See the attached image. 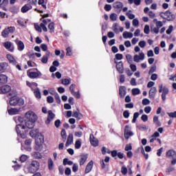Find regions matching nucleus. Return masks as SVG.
<instances>
[{"label":"nucleus","mask_w":176,"mask_h":176,"mask_svg":"<svg viewBox=\"0 0 176 176\" xmlns=\"http://www.w3.org/2000/svg\"><path fill=\"white\" fill-rule=\"evenodd\" d=\"M10 105L11 107H22L24 105V100L21 98H18L17 96H13L10 99Z\"/></svg>","instance_id":"nucleus-1"},{"label":"nucleus","mask_w":176,"mask_h":176,"mask_svg":"<svg viewBox=\"0 0 176 176\" xmlns=\"http://www.w3.org/2000/svg\"><path fill=\"white\" fill-rule=\"evenodd\" d=\"M40 164L38 161H32L28 167V173L30 174H34L38 170H39Z\"/></svg>","instance_id":"nucleus-2"},{"label":"nucleus","mask_w":176,"mask_h":176,"mask_svg":"<svg viewBox=\"0 0 176 176\" xmlns=\"http://www.w3.org/2000/svg\"><path fill=\"white\" fill-rule=\"evenodd\" d=\"M160 16L167 21H173L175 19V15L169 10L160 12Z\"/></svg>","instance_id":"nucleus-3"},{"label":"nucleus","mask_w":176,"mask_h":176,"mask_svg":"<svg viewBox=\"0 0 176 176\" xmlns=\"http://www.w3.org/2000/svg\"><path fill=\"white\" fill-rule=\"evenodd\" d=\"M159 93H162V99L163 101H166V96L167 94H168V88L166 86H163V84H161L159 85Z\"/></svg>","instance_id":"nucleus-4"},{"label":"nucleus","mask_w":176,"mask_h":176,"mask_svg":"<svg viewBox=\"0 0 176 176\" xmlns=\"http://www.w3.org/2000/svg\"><path fill=\"white\" fill-rule=\"evenodd\" d=\"M25 118L28 120H32V122H36L38 120V116L34 111H29L25 114Z\"/></svg>","instance_id":"nucleus-5"},{"label":"nucleus","mask_w":176,"mask_h":176,"mask_svg":"<svg viewBox=\"0 0 176 176\" xmlns=\"http://www.w3.org/2000/svg\"><path fill=\"white\" fill-rule=\"evenodd\" d=\"M28 75L31 79H36V78H41V76H42V73L37 70V72H28Z\"/></svg>","instance_id":"nucleus-6"},{"label":"nucleus","mask_w":176,"mask_h":176,"mask_svg":"<svg viewBox=\"0 0 176 176\" xmlns=\"http://www.w3.org/2000/svg\"><path fill=\"white\" fill-rule=\"evenodd\" d=\"M113 8H114L117 13H120V12H122V8H123V3L116 1L113 3Z\"/></svg>","instance_id":"nucleus-7"},{"label":"nucleus","mask_w":176,"mask_h":176,"mask_svg":"<svg viewBox=\"0 0 176 176\" xmlns=\"http://www.w3.org/2000/svg\"><path fill=\"white\" fill-rule=\"evenodd\" d=\"M54 118H56V114L52 110L48 111V116L45 120V124H50V122H52Z\"/></svg>","instance_id":"nucleus-8"},{"label":"nucleus","mask_w":176,"mask_h":176,"mask_svg":"<svg viewBox=\"0 0 176 176\" xmlns=\"http://www.w3.org/2000/svg\"><path fill=\"white\" fill-rule=\"evenodd\" d=\"M133 135H134V133L131 132L129 125H126L125 129H124V137L126 140H129V138H130V137H133Z\"/></svg>","instance_id":"nucleus-9"},{"label":"nucleus","mask_w":176,"mask_h":176,"mask_svg":"<svg viewBox=\"0 0 176 176\" xmlns=\"http://www.w3.org/2000/svg\"><path fill=\"white\" fill-rule=\"evenodd\" d=\"M23 109V107L19 108H11L8 109V112L9 115L13 116V115H17L19 112H21V110Z\"/></svg>","instance_id":"nucleus-10"},{"label":"nucleus","mask_w":176,"mask_h":176,"mask_svg":"<svg viewBox=\"0 0 176 176\" xmlns=\"http://www.w3.org/2000/svg\"><path fill=\"white\" fill-rule=\"evenodd\" d=\"M157 93V89L155 87L151 88L148 92V97L151 100H155V97L156 96V94Z\"/></svg>","instance_id":"nucleus-11"},{"label":"nucleus","mask_w":176,"mask_h":176,"mask_svg":"<svg viewBox=\"0 0 176 176\" xmlns=\"http://www.w3.org/2000/svg\"><path fill=\"white\" fill-rule=\"evenodd\" d=\"M115 63L116 64V69L117 71L119 72V74H123L124 72V67H123V62L120 61L119 63L115 61Z\"/></svg>","instance_id":"nucleus-12"},{"label":"nucleus","mask_w":176,"mask_h":176,"mask_svg":"<svg viewBox=\"0 0 176 176\" xmlns=\"http://www.w3.org/2000/svg\"><path fill=\"white\" fill-rule=\"evenodd\" d=\"M12 90V87L9 85H3L0 87V94H6Z\"/></svg>","instance_id":"nucleus-13"},{"label":"nucleus","mask_w":176,"mask_h":176,"mask_svg":"<svg viewBox=\"0 0 176 176\" xmlns=\"http://www.w3.org/2000/svg\"><path fill=\"white\" fill-rule=\"evenodd\" d=\"M166 156L168 159H175L176 152L173 149L168 150L166 153Z\"/></svg>","instance_id":"nucleus-14"},{"label":"nucleus","mask_w":176,"mask_h":176,"mask_svg":"<svg viewBox=\"0 0 176 176\" xmlns=\"http://www.w3.org/2000/svg\"><path fill=\"white\" fill-rule=\"evenodd\" d=\"M144 58H145V54H144V52H141L138 55H135L133 57V61H135V63H140V60H144Z\"/></svg>","instance_id":"nucleus-15"},{"label":"nucleus","mask_w":176,"mask_h":176,"mask_svg":"<svg viewBox=\"0 0 176 176\" xmlns=\"http://www.w3.org/2000/svg\"><path fill=\"white\" fill-rule=\"evenodd\" d=\"M15 43L16 45V46L18 47V50L19 52H23V50H24L25 45H24V43H23V41H21L19 39H16Z\"/></svg>","instance_id":"nucleus-16"},{"label":"nucleus","mask_w":176,"mask_h":176,"mask_svg":"<svg viewBox=\"0 0 176 176\" xmlns=\"http://www.w3.org/2000/svg\"><path fill=\"white\" fill-rule=\"evenodd\" d=\"M35 122L36 121H32V120L25 119V127L30 129H34V127L35 126Z\"/></svg>","instance_id":"nucleus-17"},{"label":"nucleus","mask_w":176,"mask_h":176,"mask_svg":"<svg viewBox=\"0 0 176 176\" xmlns=\"http://www.w3.org/2000/svg\"><path fill=\"white\" fill-rule=\"evenodd\" d=\"M89 140H90L91 144L93 146H98V140L94 138V135L91 134L89 136Z\"/></svg>","instance_id":"nucleus-18"},{"label":"nucleus","mask_w":176,"mask_h":176,"mask_svg":"<svg viewBox=\"0 0 176 176\" xmlns=\"http://www.w3.org/2000/svg\"><path fill=\"white\" fill-rule=\"evenodd\" d=\"M74 142V135L72 133H69L67 137V140L65 144V146H69Z\"/></svg>","instance_id":"nucleus-19"},{"label":"nucleus","mask_w":176,"mask_h":176,"mask_svg":"<svg viewBox=\"0 0 176 176\" xmlns=\"http://www.w3.org/2000/svg\"><path fill=\"white\" fill-rule=\"evenodd\" d=\"M49 56H50V52L47 51L45 55H44L41 58V63H43V64H47Z\"/></svg>","instance_id":"nucleus-20"},{"label":"nucleus","mask_w":176,"mask_h":176,"mask_svg":"<svg viewBox=\"0 0 176 176\" xmlns=\"http://www.w3.org/2000/svg\"><path fill=\"white\" fill-rule=\"evenodd\" d=\"M31 9H32V6L31 5L25 4L21 8V12H22V13H27V12H28V10H31Z\"/></svg>","instance_id":"nucleus-21"},{"label":"nucleus","mask_w":176,"mask_h":176,"mask_svg":"<svg viewBox=\"0 0 176 176\" xmlns=\"http://www.w3.org/2000/svg\"><path fill=\"white\" fill-rule=\"evenodd\" d=\"M91 170H93V161H90L85 168V174H89V173H90V171H91Z\"/></svg>","instance_id":"nucleus-22"},{"label":"nucleus","mask_w":176,"mask_h":176,"mask_svg":"<svg viewBox=\"0 0 176 176\" xmlns=\"http://www.w3.org/2000/svg\"><path fill=\"white\" fill-rule=\"evenodd\" d=\"M7 58L12 64V65H16V64H17V60H16V59H14V58L12 55L7 54Z\"/></svg>","instance_id":"nucleus-23"},{"label":"nucleus","mask_w":176,"mask_h":176,"mask_svg":"<svg viewBox=\"0 0 176 176\" xmlns=\"http://www.w3.org/2000/svg\"><path fill=\"white\" fill-rule=\"evenodd\" d=\"M119 95L121 98H123L124 97V96H126V87L124 86L120 87Z\"/></svg>","instance_id":"nucleus-24"},{"label":"nucleus","mask_w":176,"mask_h":176,"mask_svg":"<svg viewBox=\"0 0 176 176\" xmlns=\"http://www.w3.org/2000/svg\"><path fill=\"white\" fill-rule=\"evenodd\" d=\"M3 46L7 50L10 52H13V47H12V43L7 41L3 43Z\"/></svg>","instance_id":"nucleus-25"},{"label":"nucleus","mask_w":176,"mask_h":176,"mask_svg":"<svg viewBox=\"0 0 176 176\" xmlns=\"http://www.w3.org/2000/svg\"><path fill=\"white\" fill-rule=\"evenodd\" d=\"M5 83H8V76H6V75L1 74L0 85H3Z\"/></svg>","instance_id":"nucleus-26"},{"label":"nucleus","mask_w":176,"mask_h":176,"mask_svg":"<svg viewBox=\"0 0 176 176\" xmlns=\"http://www.w3.org/2000/svg\"><path fill=\"white\" fill-rule=\"evenodd\" d=\"M87 160V155H81L80 159V166H83Z\"/></svg>","instance_id":"nucleus-27"},{"label":"nucleus","mask_w":176,"mask_h":176,"mask_svg":"<svg viewBox=\"0 0 176 176\" xmlns=\"http://www.w3.org/2000/svg\"><path fill=\"white\" fill-rule=\"evenodd\" d=\"M31 155L34 159H42L43 157L42 154L39 152H32Z\"/></svg>","instance_id":"nucleus-28"},{"label":"nucleus","mask_w":176,"mask_h":176,"mask_svg":"<svg viewBox=\"0 0 176 176\" xmlns=\"http://www.w3.org/2000/svg\"><path fill=\"white\" fill-rule=\"evenodd\" d=\"M122 36L124 39H127V38H133V33L131 32H124Z\"/></svg>","instance_id":"nucleus-29"},{"label":"nucleus","mask_w":176,"mask_h":176,"mask_svg":"<svg viewBox=\"0 0 176 176\" xmlns=\"http://www.w3.org/2000/svg\"><path fill=\"white\" fill-rule=\"evenodd\" d=\"M153 123H155L157 127H160V126H162V123L159 121V117L157 116L153 117Z\"/></svg>","instance_id":"nucleus-30"},{"label":"nucleus","mask_w":176,"mask_h":176,"mask_svg":"<svg viewBox=\"0 0 176 176\" xmlns=\"http://www.w3.org/2000/svg\"><path fill=\"white\" fill-rule=\"evenodd\" d=\"M9 34L8 28H5L1 32V36H3V38H8L9 36Z\"/></svg>","instance_id":"nucleus-31"},{"label":"nucleus","mask_w":176,"mask_h":176,"mask_svg":"<svg viewBox=\"0 0 176 176\" xmlns=\"http://www.w3.org/2000/svg\"><path fill=\"white\" fill-rule=\"evenodd\" d=\"M54 166V162H53V160L52 158H50L48 160V168L52 171L53 170V167Z\"/></svg>","instance_id":"nucleus-32"},{"label":"nucleus","mask_w":176,"mask_h":176,"mask_svg":"<svg viewBox=\"0 0 176 176\" xmlns=\"http://www.w3.org/2000/svg\"><path fill=\"white\" fill-rule=\"evenodd\" d=\"M20 127H21L22 130H24L25 129V126L22 125L21 124H19L16 126V131L17 134H20Z\"/></svg>","instance_id":"nucleus-33"},{"label":"nucleus","mask_w":176,"mask_h":176,"mask_svg":"<svg viewBox=\"0 0 176 176\" xmlns=\"http://www.w3.org/2000/svg\"><path fill=\"white\" fill-rule=\"evenodd\" d=\"M132 94L133 96H138V94H141V91L138 88L132 89Z\"/></svg>","instance_id":"nucleus-34"},{"label":"nucleus","mask_w":176,"mask_h":176,"mask_svg":"<svg viewBox=\"0 0 176 176\" xmlns=\"http://www.w3.org/2000/svg\"><path fill=\"white\" fill-rule=\"evenodd\" d=\"M48 29L50 30V32L51 34H52V32H54V22H51L48 25Z\"/></svg>","instance_id":"nucleus-35"},{"label":"nucleus","mask_w":176,"mask_h":176,"mask_svg":"<svg viewBox=\"0 0 176 176\" xmlns=\"http://www.w3.org/2000/svg\"><path fill=\"white\" fill-rule=\"evenodd\" d=\"M34 94L36 98H41V91L39 90V88H36L34 90Z\"/></svg>","instance_id":"nucleus-36"},{"label":"nucleus","mask_w":176,"mask_h":176,"mask_svg":"<svg viewBox=\"0 0 176 176\" xmlns=\"http://www.w3.org/2000/svg\"><path fill=\"white\" fill-rule=\"evenodd\" d=\"M60 135L64 141L67 140V131H65V129H62Z\"/></svg>","instance_id":"nucleus-37"},{"label":"nucleus","mask_w":176,"mask_h":176,"mask_svg":"<svg viewBox=\"0 0 176 176\" xmlns=\"http://www.w3.org/2000/svg\"><path fill=\"white\" fill-rule=\"evenodd\" d=\"M73 118H76L77 119H81L82 118V114L80 113L78 111H74L73 112Z\"/></svg>","instance_id":"nucleus-38"},{"label":"nucleus","mask_w":176,"mask_h":176,"mask_svg":"<svg viewBox=\"0 0 176 176\" xmlns=\"http://www.w3.org/2000/svg\"><path fill=\"white\" fill-rule=\"evenodd\" d=\"M110 20H111V21H116V20H118V14L115 13L111 14Z\"/></svg>","instance_id":"nucleus-39"},{"label":"nucleus","mask_w":176,"mask_h":176,"mask_svg":"<svg viewBox=\"0 0 176 176\" xmlns=\"http://www.w3.org/2000/svg\"><path fill=\"white\" fill-rule=\"evenodd\" d=\"M28 5H30V6H35L36 3H38V0H28Z\"/></svg>","instance_id":"nucleus-40"},{"label":"nucleus","mask_w":176,"mask_h":176,"mask_svg":"<svg viewBox=\"0 0 176 176\" xmlns=\"http://www.w3.org/2000/svg\"><path fill=\"white\" fill-rule=\"evenodd\" d=\"M138 116H140V113L139 112H135L133 114V118L132 120V123H135V122H137V119H138Z\"/></svg>","instance_id":"nucleus-41"},{"label":"nucleus","mask_w":176,"mask_h":176,"mask_svg":"<svg viewBox=\"0 0 176 176\" xmlns=\"http://www.w3.org/2000/svg\"><path fill=\"white\" fill-rule=\"evenodd\" d=\"M71 83V79L70 78H65L62 80V84L65 85V86L69 85Z\"/></svg>","instance_id":"nucleus-42"},{"label":"nucleus","mask_w":176,"mask_h":176,"mask_svg":"<svg viewBox=\"0 0 176 176\" xmlns=\"http://www.w3.org/2000/svg\"><path fill=\"white\" fill-rule=\"evenodd\" d=\"M36 134H38V129H36V131L34 130H32L30 132V137H32V138L36 137Z\"/></svg>","instance_id":"nucleus-43"},{"label":"nucleus","mask_w":176,"mask_h":176,"mask_svg":"<svg viewBox=\"0 0 176 176\" xmlns=\"http://www.w3.org/2000/svg\"><path fill=\"white\" fill-rule=\"evenodd\" d=\"M80 146H82V142H80V140H76L75 143V148L80 149Z\"/></svg>","instance_id":"nucleus-44"},{"label":"nucleus","mask_w":176,"mask_h":176,"mask_svg":"<svg viewBox=\"0 0 176 176\" xmlns=\"http://www.w3.org/2000/svg\"><path fill=\"white\" fill-rule=\"evenodd\" d=\"M153 72H156V65H153L148 71V75H152Z\"/></svg>","instance_id":"nucleus-45"},{"label":"nucleus","mask_w":176,"mask_h":176,"mask_svg":"<svg viewBox=\"0 0 176 176\" xmlns=\"http://www.w3.org/2000/svg\"><path fill=\"white\" fill-rule=\"evenodd\" d=\"M126 58L129 64H131L133 63V56L130 54H126Z\"/></svg>","instance_id":"nucleus-46"},{"label":"nucleus","mask_w":176,"mask_h":176,"mask_svg":"<svg viewBox=\"0 0 176 176\" xmlns=\"http://www.w3.org/2000/svg\"><path fill=\"white\" fill-rule=\"evenodd\" d=\"M126 15L127 16L128 19H129V20H134V19H135V15H134V14L126 12Z\"/></svg>","instance_id":"nucleus-47"},{"label":"nucleus","mask_w":176,"mask_h":176,"mask_svg":"<svg viewBox=\"0 0 176 176\" xmlns=\"http://www.w3.org/2000/svg\"><path fill=\"white\" fill-rule=\"evenodd\" d=\"M9 34H13L16 31V28L14 26H10L7 28Z\"/></svg>","instance_id":"nucleus-48"},{"label":"nucleus","mask_w":176,"mask_h":176,"mask_svg":"<svg viewBox=\"0 0 176 176\" xmlns=\"http://www.w3.org/2000/svg\"><path fill=\"white\" fill-rule=\"evenodd\" d=\"M173 30H174V27L173 26V25H169L168 28L166 30V34L168 35H170L173 32Z\"/></svg>","instance_id":"nucleus-49"},{"label":"nucleus","mask_w":176,"mask_h":176,"mask_svg":"<svg viewBox=\"0 0 176 176\" xmlns=\"http://www.w3.org/2000/svg\"><path fill=\"white\" fill-rule=\"evenodd\" d=\"M27 159H28V157L26 155H22L20 157V162H21V163H24V162L27 161Z\"/></svg>","instance_id":"nucleus-50"},{"label":"nucleus","mask_w":176,"mask_h":176,"mask_svg":"<svg viewBox=\"0 0 176 176\" xmlns=\"http://www.w3.org/2000/svg\"><path fill=\"white\" fill-rule=\"evenodd\" d=\"M47 102L48 104H53V102H54V98L52 96H49L47 97Z\"/></svg>","instance_id":"nucleus-51"},{"label":"nucleus","mask_w":176,"mask_h":176,"mask_svg":"<svg viewBox=\"0 0 176 176\" xmlns=\"http://www.w3.org/2000/svg\"><path fill=\"white\" fill-rule=\"evenodd\" d=\"M144 34H149V32H151V29L149 28V25H146L144 26Z\"/></svg>","instance_id":"nucleus-52"},{"label":"nucleus","mask_w":176,"mask_h":176,"mask_svg":"<svg viewBox=\"0 0 176 176\" xmlns=\"http://www.w3.org/2000/svg\"><path fill=\"white\" fill-rule=\"evenodd\" d=\"M131 149H133V146H131V144H128L125 146L124 151L126 152L131 151Z\"/></svg>","instance_id":"nucleus-53"},{"label":"nucleus","mask_w":176,"mask_h":176,"mask_svg":"<svg viewBox=\"0 0 176 176\" xmlns=\"http://www.w3.org/2000/svg\"><path fill=\"white\" fill-rule=\"evenodd\" d=\"M142 103L143 105H149V104H151V100L148 98H144L142 100Z\"/></svg>","instance_id":"nucleus-54"},{"label":"nucleus","mask_w":176,"mask_h":176,"mask_svg":"<svg viewBox=\"0 0 176 176\" xmlns=\"http://www.w3.org/2000/svg\"><path fill=\"white\" fill-rule=\"evenodd\" d=\"M79 170V166L78 164H74L72 166V170L74 173H76Z\"/></svg>","instance_id":"nucleus-55"},{"label":"nucleus","mask_w":176,"mask_h":176,"mask_svg":"<svg viewBox=\"0 0 176 176\" xmlns=\"http://www.w3.org/2000/svg\"><path fill=\"white\" fill-rule=\"evenodd\" d=\"M54 97H55V100H56V102H58V104H60V102H61V99L60 98V95H58V93L54 94Z\"/></svg>","instance_id":"nucleus-56"},{"label":"nucleus","mask_w":176,"mask_h":176,"mask_svg":"<svg viewBox=\"0 0 176 176\" xmlns=\"http://www.w3.org/2000/svg\"><path fill=\"white\" fill-rule=\"evenodd\" d=\"M112 28L116 34H118V32H119V29H118V23H113Z\"/></svg>","instance_id":"nucleus-57"},{"label":"nucleus","mask_w":176,"mask_h":176,"mask_svg":"<svg viewBox=\"0 0 176 176\" xmlns=\"http://www.w3.org/2000/svg\"><path fill=\"white\" fill-rule=\"evenodd\" d=\"M14 120L16 122V123H17V122H19V123H23V122H24V118H21V117H16L14 118Z\"/></svg>","instance_id":"nucleus-58"},{"label":"nucleus","mask_w":176,"mask_h":176,"mask_svg":"<svg viewBox=\"0 0 176 176\" xmlns=\"http://www.w3.org/2000/svg\"><path fill=\"white\" fill-rule=\"evenodd\" d=\"M155 25H156V28L160 29L162 28V27H163V22L159 21H157L155 23Z\"/></svg>","instance_id":"nucleus-59"},{"label":"nucleus","mask_w":176,"mask_h":176,"mask_svg":"<svg viewBox=\"0 0 176 176\" xmlns=\"http://www.w3.org/2000/svg\"><path fill=\"white\" fill-rule=\"evenodd\" d=\"M10 11L12 13H17L19 12V9L17 8H16V6H13L10 8Z\"/></svg>","instance_id":"nucleus-60"},{"label":"nucleus","mask_w":176,"mask_h":176,"mask_svg":"<svg viewBox=\"0 0 176 176\" xmlns=\"http://www.w3.org/2000/svg\"><path fill=\"white\" fill-rule=\"evenodd\" d=\"M38 5H41L43 9H46V4H45V0H38Z\"/></svg>","instance_id":"nucleus-61"},{"label":"nucleus","mask_w":176,"mask_h":176,"mask_svg":"<svg viewBox=\"0 0 176 176\" xmlns=\"http://www.w3.org/2000/svg\"><path fill=\"white\" fill-rule=\"evenodd\" d=\"M138 45L140 47L144 48L146 46V42H145V41H141L139 42Z\"/></svg>","instance_id":"nucleus-62"},{"label":"nucleus","mask_w":176,"mask_h":176,"mask_svg":"<svg viewBox=\"0 0 176 176\" xmlns=\"http://www.w3.org/2000/svg\"><path fill=\"white\" fill-rule=\"evenodd\" d=\"M121 173L124 175H126V174H127V168L126 166H122L121 168Z\"/></svg>","instance_id":"nucleus-63"},{"label":"nucleus","mask_w":176,"mask_h":176,"mask_svg":"<svg viewBox=\"0 0 176 176\" xmlns=\"http://www.w3.org/2000/svg\"><path fill=\"white\" fill-rule=\"evenodd\" d=\"M115 57H116V60H122L123 59V54H116Z\"/></svg>","instance_id":"nucleus-64"}]
</instances>
